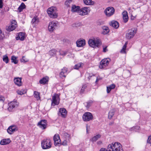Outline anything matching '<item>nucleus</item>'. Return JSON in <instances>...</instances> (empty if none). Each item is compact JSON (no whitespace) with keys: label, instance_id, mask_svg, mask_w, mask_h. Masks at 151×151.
Here are the masks:
<instances>
[{"label":"nucleus","instance_id":"6e6552de","mask_svg":"<svg viewBox=\"0 0 151 151\" xmlns=\"http://www.w3.org/2000/svg\"><path fill=\"white\" fill-rule=\"evenodd\" d=\"M89 7H84L80 9L78 13L79 15L84 16L88 14L90 12Z\"/></svg>","mask_w":151,"mask_h":151},{"label":"nucleus","instance_id":"f257e3e1","mask_svg":"<svg viewBox=\"0 0 151 151\" xmlns=\"http://www.w3.org/2000/svg\"><path fill=\"white\" fill-rule=\"evenodd\" d=\"M106 151H123L122 145L118 142L112 143L109 144Z\"/></svg>","mask_w":151,"mask_h":151},{"label":"nucleus","instance_id":"4d7b16f0","mask_svg":"<svg viewBox=\"0 0 151 151\" xmlns=\"http://www.w3.org/2000/svg\"><path fill=\"white\" fill-rule=\"evenodd\" d=\"M114 123L113 122H110L109 123V125H112Z\"/></svg>","mask_w":151,"mask_h":151},{"label":"nucleus","instance_id":"a19ab883","mask_svg":"<svg viewBox=\"0 0 151 151\" xmlns=\"http://www.w3.org/2000/svg\"><path fill=\"white\" fill-rule=\"evenodd\" d=\"M87 85L86 84L83 85L81 89L80 92L81 93H83L84 92L85 89L87 87Z\"/></svg>","mask_w":151,"mask_h":151},{"label":"nucleus","instance_id":"a18cd8bd","mask_svg":"<svg viewBox=\"0 0 151 151\" xmlns=\"http://www.w3.org/2000/svg\"><path fill=\"white\" fill-rule=\"evenodd\" d=\"M60 55H61L64 56L65 55L67 54V53L66 52L62 51H60Z\"/></svg>","mask_w":151,"mask_h":151},{"label":"nucleus","instance_id":"4468645a","mask_svg":"<svg viewBox=\"0 0 151 151\" xmlns=\"http://www.w3.org/2000/svg\"><path fill=\"white\" fill-rule=\"evenodd\" d=\"M18 129L17 127L15 125H12L10 126L7 129V132L10 134H12L15 132Z\"/></svg>","mask_w":151,"mask_h":151},{"label":"nucleus","instance_id":"6e6d98bb","mask_svg":"<svg viewBox=\"0 0 151 151\" xmlns=\"http://www.w3.org/2000/svg\"><path fill=\"white\" fill-rule=\"evenodd\" d=\"M93 76V74H91V75H90L89 77H88V78L89 80L91 78L92 76Z\"/></svg>","mask_w":151,"mask_h":151},{"label":"nucleus","instance_id":"58836bf2","mask_svg":"<svg viewBox=\"0 0 151 151\" xmlns=\"http://www.w3.org/2000/svg\"><path fill=\"white\" fill-rule=\"evenodd\" d=\"M72 0H66L65 2V4L67 7H70V4Z\"/></svg>","mask_w":151,"mask_h":151},{"label":"nucleus","instance_id":"1a4fd4ad","mask_svg":"<svg viewBox=\"0 0 151 151\" xmlns=\"http://www.w3.org/2000/svg\"><path fill=\"white\" fill-rule=\"evenodd\" d=\"M115 9L112 7L110 6L107 8L105 11V14L108 17L112 15L114 13Z\"/></svg>","mask_w":151,"mask_h":151},{"label":"nucleus","instance_id":"f704fd0d","mask_svg":"<svg viewBox=\"0 0 151 151\" xmlns=\"http://www.w3.org/2000/svg\"><path fill=\"white\" fill-rule=\"evenodd\" d=\"M114 114V110L113 109L111 110L109 113L108 118L111 119Z\"/></svg>","mask_w":151,"mask_h":151},{"label":"nucleus","instance_id":"c03bdc74","mask_svg":"<svg viewBox=\"0 0 151 151\" xmlns=\"http://www.w3.org/2000/svg\"><path fill=\"white\" fill-rule=\"evenodd\" d=\"M109 31V28L107 27H104V34H106Z\"/></svg>","mask_w":151,"mask_h":151},{"label":"nucleus","instance_id":"4c0bfd02","mask_svg":"<svg viewBox=\"0 0 151 151\" xmlns=\"http://www.w3.org/2000/svg\"><path fill=\"white\" fill-rule=\"evenodd\" d=\"M3 60L6 63H7L9 62L8 58L6 55H4L3 56Z\"/></svg>","mask_w":151,"mask_h":151},{"label":"nucleus","instance_id":"f8f14e48","mask_svg":"<svg viewBox=\"0 0 151 151\" xmlns=\"http://www.w3.org/2000/svg\"><path fill=\"white\" fill-rule=\"evenodd\" d=\"M19 105V103L16 101H11L9 103V107L8 110L10 111H12V110L17 107Z\"/></svg>","mask_w":151,"mask_h":151},{"label":"nucleus","instance_id":"c9c22d12","mask_svg":"<svg viewBox=\"0 0 151 151\" xmlns=\"http://www.w3.org/2000/svg\"><path fill=\"white\" fill-rule=\"evenodd\" d=\"M34 94L35 97L37 98V100H39L40 99L39 93L36 91H34Z\"/></svg>","mask_w":151,"mask_h":151},{"label":"nucleus","instance_id":"680f3d73","mask_svg":"<svg viewBox=\"0 0 151 151\" xmlns=\"http://www.w3.org/2000/svg\"><path fill=\"white\" fill-rule=\"evenodd\" d=\"M27 0H23V1H27Z\"/></svg>","mask_w":151,"mask_h":151},{"label":"nucleus","instance_id":"423d86ee","mask_svg":"<svg viewBox=\"0 0 151 151\" xmlns=\"http://www.w3.org/2000/svg\"><path fill=\"white\" fill-rule=\"evenodd\" d=\"M59 103V96L57 94H55L52 96L51 105L52 106H55L56 105H58Z\"/></svg>","mask_w":151,"mask_h":151},{"label":"nucleus","instance_id":"8fccbe9b","mask_svg":"<svg viewBox=\"0 0 151 151\" xmlns=\"http://www.w3.org/2000/svg\"><path fill=\"white\" fill-rule=\"evenodd\" d=\"M4 100V98L3 97H0V102L3 103Z\"/></svg>","mask_w":151,"mask_h":151},{"label":"nucleus","instance_id":"13d9d810","mask_svg":"<svg viewBox=\"0 0 151 151\" xmlns=\"http://www.w3.org/2000/svg\"><path fill=\"white\" fill-rule=\"evenodd\" d=\"M99 79H98V78H97L96 79V82L99 81Z\"/></svg>","mask_w":151,"mask_h":151},{"label":"nucleus","instance_id":"f3484780","mask_svg":"<svg viewBox=\"0 0 151 151\" xmlns=\"http://www.w3.org/2000/svg\"><path fill=\"white\" fill-rule=\"evenodd\" d=\"M67 69L66 68H63L62 69L60 73V77L62 78H63V77L65 78L67 74Z\"/></svg>","mask_w":151,"mask_h":151},{"label":"nucleus","instance_id":"9b49d317","mask_svg":"<svg viewBox=\"0 0 151 151\" xmlns=\"http://www.w3.org/2000/svg\"><path fill=\"white\" fill-rule=\"evenodd\" d=\"M47 125V121L46 120H42L37 124V126L42 129H45Z\"/></svg>","mask_w":151,"mask_h":151},{"label":"nucleus","instance_id":"3c124183","mask_svg":"<svg viewBox=\"0 0 151 151\" xmlns=\"http://www.w3.org/2000/svg\"><path fill=\"white\" fill-rule=\"evenodd\" d=\"M87 105L86 106V107L87 108H89L90 106L91 105V104H90L89 102H87Z\"/></svg>","mask_w":151,"mask_h":151},{"label":"nucleus","instance_id":"09e8293b","mask_svg":"<svg viewBox=\"0 0 151 151\" xmlns=\"http://www.w3.org/2000/svg\"><path fill=\"white\" fill-rule=\"evenodd\" d=\"M24 58H25L24 56L22 57V58L21 60V62L25 63V62H27L28 61V60H25L24 59Z\"/></svg>","mask_w":151,"mask_h":151},{"label":"nucleus","instance_id":"20e7f679","mask_svg":"<svg viewBox=\"0 0 151 151\" xmlns=\"http://www.w3.org/2000/svg\"><path fill=\"white\" fill-rule=\"evenodd\" d=\"M52 143L50 139L43 140L41 143L42 148L44 149H48L51 147Z\"/></svg>","mask_w":151,"mask_h":151},{"label":"nucleus","instance_id":"7c9ffc66","mask_svg":"<svg viewBox=\"0 0 151 151\" xmlns=\"http://www.w3.org/2000/svg\"><path fill=\"white\" fill-rule=\"evenodd\" d=\"M83 1L84 4L86 5H93L94 4V2L91 0H83Z\"/></svg>","mask_w":151,"mask_h":151},{"label":"nucleus","instance_id":"393cba45","mask_svg":"<svg viewBox=\"0 0 151 151\" xmlns=\"http://www.w3.org/2000/svg\"><path fill=\"white\" fill-rule=\"evenodd\" d=\"M110 25L114 28H117L119 27V24L118 22L116 21H112L110 23Z\"/></svg>","mask_w":151,"mask_h":151},{"label":"nucleus","instance_id":"37998d69","mask_svg":"<svg viewBox=\"0 0 151 151\" xmlns=\"http://www.w3.org/2000/svg\"><path fill=\"white\" fill-rule=\"evenodd\" d=\"M82 64L81 63H79L75 65L74 66V68L76 69H78L81 66Z\"/></svg>","mask_w":151,"mask_h":151},{"label":"nucleus","instance_id":"39448f33","mask_svg":"<svg viewBox=\"0 0 151 151\" xmlns=\"http://www.w3.org/2000/svg\"><path fill=\"white\" fill-rule=\"evenodd\" d=\"M136 33V30L134 28H132L128 30L126 33V38L130 40L133 38Z\"/></svg>","mask_w":151,"mask_h":151},{"label":"nucleus","instance_id":"cd10ccee","mask_svg":"<svg viewBox=\"0 0 151 151\" xmlns=\"http://www.w3.org/2000/svg\"><path fill=\"white\" fill-rule=\"evenodd\" d=\"M80 10V7L78 6H76L75 5H72V7L71 11L73 12H78Z\"/></svg>","mask_w":151,"mask_h":151},{"label":"nucleus","instance_id":"ea45409f","mask_svg":"<svg viewBox=\"0 0 151 151\" xmlns=\"http://www.w3.org/2000/svg\"><path fill=\"white\" fill-rule=\"evenodd\" d=\"M110 61V59L109 58L104 59V66L108 65Z\"/></svg>","mask_w":151,"mask_h":151},{"label":"nucleus","instance_id":"f03ea898","mask_svg":"<svg viewBox=\"0 0 151 151\" xmlns=\"http://www.w3.org/2000/svg\"><path fill=\"white\" fill-rule=\"evenodd\" d=\"M89 46L93 48L99 47L101 45V40L98 37H92L88 41Z\"/></svg>","mask_w":151,"mask_h":151},{"label":"nucleus","instance_id":"7ed1b4c3","mask_svg":"<svg viewBox=\"0 0 151 151\" xmlns=\"http://www.w3.org/2000/svg\"><path fill=\"white\" fill-rule=\"evenodd\" d=\"M47 13L50 17L52 18H55L58 17L57 10L56 7H51L47 10Z\"/></svg>","mask_w":151,"mask_h":151},{"label":"nucleus","instance_id":"5fc2aeb1","mask_svg":"<svg viewBox=\"0 0 151 151\" xmlns=\"http://www.w3.org/2000/svg\"><path fill=\"white\" fill-rule=\"evenodd\" d=\"M107 47H104V52H106L108 51L107 49H106Z\"/></svg>","mask_w":151,"mask_h":151},{"label":"nucleus","instance_id":"2f4dec72","mask_svg":"<svg viewBox=\"0 0 151 151\" xmlns=\"http://www.w3.org/2000/svg\"><path fill=\"white\" fill-rule=\"evenodd\" d=\"M128 43V42H126L124 45L122 49L121 50L120 52L122 53H126V50L127 46V45Z\"/></svg>","mask_w":151,"mask_h":151},{"label":"nucleus","instance_id":"49530a36","mask_svg":"<svg viewBox=\"0 0 151 151\" xmlns=\"http://www.w3.org/2000/svg\"><path fill=\"white\" fill-rule=\"evenodd\" d=\"M147 142L149 144H151V135L149 136L147 140Z\"/></svg>","mask_w":151,"mask_h":151},{"label":"nucleus","instance_id":"a211bd4d","mask_svg":"<svg viewBox=\"0 0 151 151\" xmlns=\"http://www.w3.org/2000/svg\"><path fill=\"white\" fill-rule=\"evenodd\" d=\"M21 81L22 78H15L14 80L15 84L19 86H21L22 84Z\"/></svg>","mask_w":151,"mask_h":151},{"label":"nucleus","instance_id":"c756f323","mask_svg":"<svg viewBox=\"0 0 151 151\" xmlns=\"http://www.w3.org/2000/svg\"><path fill=\"white\" fill-rule=\"evenodd\" d=\"M115 85L114 84H112L111 85L107 87L106 91L107 93H109L111 89L114 88Z\"/></svg>","mask_w":151,"mask_h":151},{"label":"nucleus","instance_id":"c85d7f7f","mask_svg":"<svg viewBox=\"0 0 151 151\" xmlns=\"http://www.w3.org/2000/svg\"><path fill=\"white\" fill-rule=\"evenodd\" d=\"M57 52L55 49H52L49 51L48 54L51 57H52L55 55Z\"/></svg>","mask_w":151,"mask_h":151},{"label":"nucleus","instance_id":"b1692460","mask_svg":"<svg viewBox=\"0 0 151 151\" xmlns=\"http://www.w3.org/2000/svg\"><path fill=\"white\" fill-rule=\"evenodd\" d=\"M49 78L47 76L44 77L40 80L39 83L40 84H45L48 82Z\"/></svg>","mask_w":151,"mask_h":151},{"label":"nucleus","instance_id":"473e14b6","mask_svg":"<svg viewBox=\"0 0 151 151\" xmlns=\"http://www.w3.org/2000/svg\"><path fill=\"white\" fill-rule=\"evenodd\" d=\"M17 57L14 56H12L11 57V61L15 64H17L18 63V60L17 59Z\"/></svg>","mask_w":151,"mask_h":151},{"label":"nucleus","instance_id":"864d4df0","mask_svg":"<svg viewBox=\"0 0 151 151\" xmlns=\"http://www.w3.org/2000/svg\"><path fill=\"white\" fill-rule=\"evenodd\" d=\"M88 102H89L90 104H91L94 103L93 101H92V100H90L89 101H88Z\"/></svg>","mask_w":151,"mask_h":151},{"label":"nucleus","instance_id":"e2e57ef3","mask_svg":"<svg viewBox=\"0 0 151 151\" xmlns=\"http://www.w3.org/2000/svg\"><path fill=\"white\" fill-rule=\"evenodd\" d=\"M103 51H104V47H103Z\"/></svg>","mask_w":151,"mask_h":151},{"label":"nucleus","instance_id":"a878e982","mask_svg":"<svg viewBox=\"0 0 151 151\" xmlns=\"http://www.w3.org/2000/svg\"><path fill=\"white\" fill-rule=\"evenodd\" d=\"M39 22V18L37 17H35L32 19L31 23L33 25L38 24Z\"/></svg>","mask_w":151,"mask_h":151},{"label":"nucleus","instance_id":"72a5a7b5","mask_svg":"<svg viewBox=\"0 0 151 151\" xmlns=\"http://www.w3.org/2000/svg\"><path fill=\"white\" fill-rule=\"evenodd\" d=\"M25 7V5L23 3H22L21 5L18 8V10L19 12H21L23 9H24Z\"/></svg>","mask_w":151,"mask_h":151},{"label":"nucleus","instance_id":"6ab92c4d","mask_svg":"<svg viewBox=\"0 0 151 151\" xmlns=\"http://www.w3.org/2000/svg\"><path fill=\"white\" fill-rule=\"evenodd\" d=\"M77 46L78 47H83L85 44V40H78L76 42Z\"/></svg>","mask_w":151,"mask_h":151},{"label":"nucleus","instance_id":"2eb2a0df","mask_svg":"<svg viewBox=\"0 0 151 151\" xmlns=\"http://www.w3.org/2000/svg\"><path fill=\"white\" fill-rule=\"evenodd\" d=\"M53 140L55 145H58L60 143V140L58 134H56L54 135L53 137Z\"/></svg>","mask_w":151,"mask_h":151},{"label":"nucleus","instance_id":"de8ad7c7","mask_svg":"<svg viewBox=\"0 0 151 151\" xmlns=\"http://www.w3.org/2000/svg\"><path fill=\"white\" fill-rule=\"evenodd\" d=\"M3 6V0H0V9L2 8Z\"/></svg>","mask_w":151,"mask_h":151},{"label":"nucleus","instance_id":"79ce46f5","mask_svg":"<svg viewBox=\"0 0 151 151\" xmlns=\"http://www.w3.org/2000/svg\"><path fill=\"white\" fill-rule=\"evenodd\" d=\"M104 59H102L101 62H100V65L99 66V67L101 69L103 68L104 65Z\"/></svg>","mask_w":151,"mask_h":151},{"label":"nucleus","instance_id":"dca6fc26","mask_svg":"<svg viewBox=\"0 0 151 151\" xmlns=\"http://www.w3.org/2000/svg\"><path fill=\"white\" fill-rule=\"evenodd\" d=\"M65 135L66 136L65 139L62 142V145H67L68 142H70V135L66 133L65 134Z\"/></svg>","mask_w":151,"mask_h":151},{"label":"nucleus","instance_id":"052dcab7","mask_svg":"<svg viewBox=\"0 0 151 151\" xmlns=\"http://www.w3.org/2000/svg\"><path fill=\"white\" fill-rule=\"evenodd\" d=\"M86 130H87V132L88 133V127H86Z\"/></svg>","mask_w":151,"mask_h":151},{"label":"nucleus","instance_id":"bb28decb","mask_svg":"<svg viewBox=\"0 0 151 151\" xmlns=\"http://www.w3.org/2000/svg\"><path fill=\"white\" fill-rule=\"evenodd\" d=\"M11 142L10 139H6L1 140L0 142V144L1 145H5L9 144Z\"/></svg>","mask_w":151,"mask_h":151},{"label":"nucleus","instance_id":"aec40b11","mask_svg":"<svg viewBox=\"0 0 151 151\" xmlns=\"http://www.w3.org/2000/svg\"><path fill=\"white\" fill-rule=\"evenodd\" d=\"M59 112L62 117L65 118L66 117L67 111L64 108H61L60 109Z\"/></svg>","mask_w":151,"mask_h":151},{"label":"nucleus","instance_id":"603ef678","mask_svg":"<svg viewBox=\"0 0 151 151\" xmlns=\"http://www.w3.org/2000/svg\"><path fill=\"white\" fill-rule=\"evenodd\" d=\"M102 142L100 141H99L97 142V144L98 145H101L102 144Z\"/></svg>","mask_w":151,"mask_h":151},{"label":"nucleus","instance_id":"4be33fe9","mask_svg":"<svg viewBox=\"0 0 151 151\" xmlns=\"http://www.w3.org/2000/svg\"><path fill=\"white\" fill-rule=\"evenodd\" d=\"M123 18L124 22L125 23L127 22L128 20V17L127 13L126 11H124L122 13Z\"/></svg>","mask_w":151,"mask_h":151},{"label":"nucleus","instance_id":"412c9836","mask_svg":"<svg viewBox=\"0 0 151 151\" xmlns=\"http://www.w3.org/2000/svg\"><path fill=\"white\" fill-rule=\"evenodd\" d=\"M24 34L23 32H20L19 33L18 37H16L17 40H19L21 41H23L24 40Z\"/></svg>","mask_w":151,"mask_h":151},{"label":"nucleus","instance_id":"ddd939ff","mask_svg":"<svg viewBox=\"0 0 151 151\" xmlns=\"http://www.w3.org/2000/svg\"><path fill=\"white\" fill-rule=\"evenodd\" d=\"M57 23L52 22L50 23L48 26V30L51 32H52L57 27Z\"/></svg>","mask_w":151,"mask_h":151},{"label":"nucleus","instance_id":"bf43d9fd","mask_svg":"<svg viewBox=\"0 0 151 151\" xmlns=\"http://www.w3.org/2000/svg\"><path fill=\"white\" fill-rule=\"evenodd\" d=\"M104 151V149L103 148H101L99 151Z\"/></svg>","mask_w":151,"mask_h":151},{"label":"nucleus","instance_id":"9d476101","mask_svg":"<svg viewBox=\"0 0 151 151\" xmlns=\"http://www.w3.org/2000/svg\"><path fill=\"white\" fill-rule=\"evenodd\" d=\"M11 23V25L6 28V30L10 32L13 31L17 27V22L15 20H12Z\"/></svg>","mask_w":151,"mask_h":151},{"label":"nucleus","instance_id":"e433bc0d","mask_svg":"<svg viewBox=\"0 0 151 151\" xmlns=\"http://www.w3.org/2000/svg\"><path fill=\"white\" fill-rule=\"evenodd\" d=\"M17 93L20 95H22L26 93V91L23 89L21 90H18L17 91Z\"/></svg>","mask_w":151,"mask_h":151},{"label":"nucleus","instance_id":"5701e85b","mask_svg":"<svg viewBox=\"0 0 151 151\" xmlns=\"http://www.w3.org/2000/svg\"><path fill=\"white\" fill-rule=\"evenodd\" d=\"M101 137V135L100 134H98L92 137L90 139V141L93 143L96 142Z\"/></svg>","mask_w":151,"mask_h":151},{"label":"nucleus","instance_id":"0eeeda50","mask_svg":"<svg viewBox=\"0 0 151 151\" xmlns=\"http://www.w3.org/2000/svg\"><path fill=\"white\" fill-rule=\"evenodd\" d=\"M83 119L85 122L89 121L93 119V117L92 114L90 112H86L83 116Z\"/></svg>","mask_w":151,"mask_h":151}]
</instances>
